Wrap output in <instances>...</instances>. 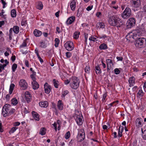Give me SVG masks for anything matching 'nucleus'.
<instances>
[{
  "label": "nucleus",
  "mask_w": 146,
  "mask_h": 146,
  "mask_svg": "<svg viewBox=\"0 0 146 146\" xmlns=\"http://www.w3.org/2000/svg\"><path fill=\"white\" fill-rule=\"evenodd\" d=\"M35 76H33V75H30V77L33 81L32 82H36V78Z\"/></svg>",
  "instance_id": "53"
},
{
  "label": "nucleus",
  "mask_w": 146,
  "mask_h": 146,
  "mask_svg": "<svg viewBox=\"0 0 146 146\" xmlns=\"http://www.w3.org/2000/svg\"><path fill=\"white\" fill-rule=\"evenodd\" d=\"M11 14L12 17H15L16 15L15 10V9L12 10L11 12Z\"/></svg>",
  "instance_id": "30"
},
{
  "label": "nucleus",
  "mask_w": 146,
  "mask_h": 146,
  "mask_svg": "<svg viewBox=\"0 0 146 146\" xmlns=\"http://www.w3.org/2000/svg\"><path fill=\"white\" fill-rule=\"evenodd\" d=\"M99 48L100 50H105L108 48V47L106 44L103 43L100 46Z\"/></svg>",
  "instance_id": "26"
},
{
  "label": "nucleus",
  "mask_w": 146,
  "mask_h": 146,
  "mask_svg": "<svg viewBox=\"0 0 146 146\" xmlns=\"http://www.w3.org/2000/svg\"><path fill=\"white\" fill-rule=\"evenodd\" d=\"M19 84L23 90L25 89L27 87V83L24 80H21L19 82Z\"/></svg>",
  "instance_id": "8"
},
{
  "label": "nucleus",
  "mask_w": 146,
  "mask_h": 146,
  "mask_svg": "<svg viewBox=\"0 0 146 146\" xmlns=\"http://www.w3.org/2000/svg\"><path fill=\"white\" fill-rule=\"evenodd\" d=\"M95 70L96 71V73L97 74H100L102 73L101 69H100L99 65H98L97 66H96Z\"/></svg>",
  "instance_id": "23"
},
{
  "label": "nucleus",
  "mask_w": 146,
  "mask_h": 146,
  "mask_svg": "<svg viewBox=\"0 0 146 146\" xmlns=\"http://www.w3.org/2000/svg\"><path fill=\"white\" fill-rule=\"evenodd\" d=\"M80 81L76 77H72L70 79V85L72 88L76 90L79 87Z\"/></svg>",
  "instance_id": "2"
},
{
  "label": "nucleus",
  "mask_w": 146,
  "mask_h": 146,
  "mask_svg": "<svg viewBox=\"0 0 146 146\" xmlns=\"http://www.w3.org/2000/svg\"><path fill=\"white\" fill-rule=\"evenodd\" d=\"M135 78L132 76L129 78L128 81L129 84V86L131 87L133 86L135 83Z\"/></svg>",
  "instance_id": "14"
},
{
  "label": "nucleus",
  "mask_w": 146,
  "mask_h": 146,
  "mask_svg": "<svg viewBox=\"0 0 146 146\" xmlns=\"http://www.w3.org/2000/svg\"><path fill=\"white\" fill-rule=\"evenodd\" d=\"M32 113L33 117L36 120H39V115L36 112L34 111H33L32 112Z\"/></svg>",
  "instance_id": "18"
},
{
  "label": "nucleus",
  "mask_w": 146,
  "mask_h": 146,
  "mask_svg": "<svg viewBox=\"0 0 146 146\" xmlns=\"http://www.w3.org/2000/svg\"><path fill=\"white\" fill-rule=\"evenodd\" d=\"M97 26L98 27H100L101 28H104L105 25L103 23H97Z\"/></svg>",
  "instance_id": "38"
},
{
  "label": "nucleus",
  "mask_w": 146,
  "mask_h": 146,
  "mask_svg": "<svg viewBox=\"0 0 146 146\" xmlns=\"http://www.w3.org/2000/svg\"><path fill=\"white\" fill-rule=\"evenodd\" d=\"M85 71L87 73L90 72V67L89 66H86L84 68Z\"/></svg>",
  "instance_id": "48"
},
{
  "label": "nucleus",
  "mask_w": 146,
  "mask_h": 146,
  "mask_svg": "<svg viewBox=\"0 0 146 146\" xmlns=\"http://www.w3.org/2000/svg\"><path fill=\"white\" fill-rule=\"evenodd\" d=\"M64 46L68 51L72 50L74 48V45L72 42L68 41L64 44Z\"/></svg>",
  "instance_id": "7"
},
{
  "label": "nucleus",
  "mask_w": 146,
  "mask_h": 146,
  "mask_svg": "<svg viewBox=\"0 0 146 146\" xmlns=\"http://www.w3.org/2000/svg\"><path fill=\"white\" fill-rule=\"evenodd\" d=\"M131 14L130 9L129 7H126L125 10L121 14V16L123 19H126L129 17Z\"/></svg>",
  "instance_id": "4"
},
{
  "label": "nucleus",
  "mask_w": 146,
  "mask_h": 146,
  "mask_svg": "<svg viewBox=\"0 0 146 146\" xmlns=\"http://www.w3.org/2000/svg\"><path fill=\"white\" fill-rule=\"evenodd\" d=\"M142 137L144 139L146 140V129L143 132Z\"/></svg>",
  "instance_id": "49"
},
{
  "label": "nucleus",
  "mask_w": 146,
  "mask_h": 146,
  "mask_svg": "<svg viewBox=\"0 0 146 146\" xmlns=\"http://www.w3.org/2000/svg\"><path fill=\"white\" fill-rule=\"evenodd\" d=\"M137 94L139 96L142 97L144 95V93L142 90H140L137 93Z\"/></svg>",
  "instance_id": "45"
},
{
  "label": "nucleus",
  "mask_w": 146,
  "mask_h": 146,
  "mask_svg": "<svg viewBox=\"0 0 146 146\" xmlns=\"http://www.w3.org/2000/svg\"><path fill=\"white\" fill-rule=\"evenodd\" d=\"M79 134V136H78V137L80 139L79 140V142H81L85 138V134L84 131H82L81 133L80 132Z\"/></svg>",
  "instance_id": "15"
},
{
  "label": "nucleus",
  "mask_w": 146,
  "mask_h": 146,
  "mask_svg": "<svg viewBox=\"0 0 146 146\" xmlns=\"http://www.w3.org/2000/svg\"><path fill=\"white\" fill-rule=\"evenodd\" d=\"M17 67V65L15 63H14L12 66V68L13 72H14Z\"/></svg>",
  "instance_id": "40"
},
{
  "label": "nucleus",
  "mask_w": 146,
  "mask_h": 146,
  "mask_svg": "<svg viewBox=\"0 0 146 146\" xmlns=\"http://www.w3.org/2000/svg\"><path fill=\"white\" fill-rule=\"evenodd\" d=\"M16 59L15 56V55L13 56H11V59L12 62H14L15 60Z\"/></svg>",
  "instance_id": "59"
},
{
  "label": "nucleus",
  "mask_w": 146,
  "mask_h": 146,
  "mask_svg": "<svg viewBox=\"0 0 146 146\" xmlns=\"http://www.w3.org/2000/svg\"><path fill=\"white\" fill-rule=\"evenodd\" d=\"M133 6L136 8L139 7L141 5L140 0H133Z\"/></svg>",
  "instance_id": "12"
},
{
  "label": "nucleus",
  "mask_w": 146,
  "mask_h": 146,
  "mask_svg": "<svg viewBox=\"0 0 146 146\" xmlns=\"http://www.w3.org/2000/svg\"><path fill=\"white\" fill-rule=\"evenodd\" d=\"M20 124V123L19 122H16L14 123V125L15 126H17L19 125Z\"/></svg>",
  "instance_id": "61"
},
{
  "label": "nucleus",
  "mask_w": 146,
  "mask_h": 146,
  "mask_svg": "<svg viewBox=\"0 0 146 146\" xmlns=\"http://www.w3.org/2000/svg\"><path fill=\"white\" fill-rule=\"evenodd\" d=\"M107 67L111 68V66L113 65L112 61L111 60L107 59L106 60Z\"/></svg>",
  "instance_id": "27"
},
{
  "label": "nucleus",
  "mask_w": 146,
  "mask_h": 146,
  "mask_svg": "<svg viewBox=\"0 0 146 146\" xmlns=\"http://www.w3.org/2000/svg\"><path fill=\"white\" fill-rule=\"evenodd\" d=\"M76 3V2L74 0L72 1L70 3V7L71 9L73 11H74L75 10Z\"/></svg>",
  "instance_id": "20"
},
{
  "label": "nucleus",
  "mask_w": 146,
  "mask_h": 146,
  "mask_svg": "<svg viewBox=\"0 0 146 146\" xmlns=\"http://www.w3.org/2000/svg\"><path fill=\"white\" fill-rule=\"evenodd\" d=\"M101 15V13L100 12H98L96 14V16L98 17H100Z\"/></svg>",
  "instance_id": "64"
},
{
  "label": "nucleus",
  "mask_w": 146,
  "mask_h": 146,
  "mask_svg": "<svg viewBox=\"0 0 146 146\" xmlns=\"http://www.w3.org/2000/svg\"><path fill=\"white\" fill-rule=\"evenodd\" d=\"M84 38H85V44H87V40L88 38V34L85 33L84 34Z\"/></svg>",
  "instance_id": "47"
},
{
  "label": "nucleus",
  "mask_w": 146,
  "mask_h": 146,
  "mask_svg": "<svg viewBox=\"0 0 146 146\" xmlns=\"http://www.w3.org/2000/svg\"><path fill=\"white\" fill-rule=\"evenodd\" d=\"M107 95V94L106 93L104 94L103 96L102 99V101L104 102L106 98Z\"/></svg>",
  "instance_id": "54"
},
{
  "label": "nucleus",
  "mask_w": 146,
  "mask_h": 146,
  "mask_svg": "<svg viewBox=\"0 0 146 146\" xmlns=\"http://www.w3.org/2000/svg\"><path fill=\"white\" fill-rule=\"evenodd\" d=\"M14 87L15 85L13 84H12L11 85L9 90V94H11L12 93Z\"/></svg>",
  "instance_id": "33"
},
{
  "label": "nucleus",
  "mask_w": 146,
  "mask_h": 146,
  "mask_svg": "<svg viewBox=\"0 0 146 146\" xmlns=\"http://www.w3.org/2000/svg\"><path fill=\"white\" fill-rule=\"evenodd\" d=\"M83 9L82 8H79L78 9V12L77 13V15L78 17H80L81 14H82V11Z\"/></svg>",
  "instance_id": "36"
},
{
  "label": "nucleus",
  "mask_w": 146,
  "mask_h": 146,
  "mask_svg": "<svg viewBox=\"0 0 146 146\" xmlns=\"http://www.w3.org/2000/svg\"><path fill=\"white\" fill-rule=\"evenodd\" d=\"M69 92L67 90L64 91L62 92V96L63 97H64Z\"/></svg>",
  "instance_id": "46"
},
{
  "label": "nucleus",
  "mask_w": 146,
  "mask_h": 146,
  "mask_svg": "<svg viewBox=\"0 0 146 146\" xmlns=\"http://www.w3.org/2000/svg\"><path fill=\"white\" fill-rule=\"evenodd\" d=\"M26 100L27 103H29L31 101V96L30 93L28 92H26L25 95Z\"/></svg>",
  "instance_id": "11"
},
{
  "label": "nucleus",
  "mask_w": 146,
  "mask_h": 146,
  "mask_svg": "<svg viewBox=\"0 0 146 146\" xmlns=\"http://www.w3.org/2000/svg\"><path fill=\"white\" fill-rule=\"evenodd\" d=\"M66 56L67 58H69L72 56V54L70 52H67L66 53Z\"/></svg>",
  "instance_id": "51"
},
{
  "label": "nucleus",
  "mask_w": 146,
  "mask_h": 146,
  "mask_svg": "<svg viewBox=\"0 0 146 146\" xmlns=\"http://www.w3.org/2000/svg\"><path fill=\"white\" fill-rule=\"evenodd\" d=\"M54 41L55 42L54 46L56 47H57L58 46V45L59 44L60 42L58 38H56L55 39Z\"/></svg>",
  "instance_id": "39"
},
{
  "label": "nucleus",
  "mask_w": 146,
  "mask_h": 146,
  "mask_svg": "<svg viewBox=\"0 0 146 146\" xmlns=\"http://www.w3.org/2000/svg\"><path fill=\"white\" fill-rule=\"evenodd\" d=\"M15 111L16 110L15 109H11L8 113L7 116L10 115L12 114H15Z\"/></svg>",
  "instance_id": "29"
},
{
  "label": "nucleus",
  "mask_w": 146,
  "mask_h": 146,
  "mask_svg": "<svg viewBox=\"0 0 146 146\" xmlns=\"http://www.w3.org/2000/svg\"><path fill=\"white\" fill-rule=\"evenodd\" d=\"M48 102L46 101L41 102L39 103V106L42 107L46 108L48 106Z\"/></svg>",
  "instance_id": "21"
},
{
  "label": "nucleus",
  "mask_w": 146,
  "mask_h": 146,
  "mask_svg": "<svg viewBox=\"0 0 146 146\" xmlns=\"http://www.w3.org/2000/svg\"><path fill=\"white\" fill-rule=\"evenodd\" d=\"M4 67H3L2 66V64H0V72H2L3 70H4Z\"/></svg>",
  "instance_id": "57"
},
{
  "label": "nucleus",
  "mask_w": 146,
  "mask_h": 146,
  "mask_svg": "<svg viewBox=\"0 0 146 146\" xmlns=\"http://www.w3.org/2000/svg\"><path fill=\"white\" fill-rule=\"evenodd\" d=\"M5 24L4 21H0V27H1L2 25Z\"/></svg>",
  "instance_id": "63"
},
{
  "label": "nucleus",
  "mask_w": 146,
  "mask_h": 146,
  "mask_svg": "<svg viewBox=\"0 0 146 146\" xmlns=\"http://www.w3.org/2000/svg\"><path fill=\"white\" fill-rule=\"evenodd\" d=\"M27 44L26 41L24 40L22 44L20 46L21 47H24L27 46Z\"/></svg>",
  "instance_id": "52"
},
{
  "label": "nucleus",
  "mask_w": 146,
  "mask_h": 146,
  "mask_svg": "<svg viewBox=\"0 0 146 146\" xmlns=\"http://www.w3.org/2000/svg\"><path fill=\"white\" fill-rule=\"evenodd\" d=\"M13 31L14 33L16 34H17L19 31V27L17 26H15L13 28Z\"/></svg>",
  "instance_id": "24"
},
{
  "label": "nucleus",
  "mask_w": 146,
  "mask_h": 146,
  "mask_svg": "<svg viewBox=\"0 0 146 146\" xmlns=\"http://www.w3.org/2000/svg\"><path fill=\"white\" fill-rule=\"evenodd\" d=\"M75 19L74 16H72L69 17L67 20L66 23L67 25H70L73 23Z\"/></svg>",
  "instance_id": "13"
},
{
  "label": "nucleus",
  "mask_w": 146,
  "mask_h": 146,
  "mask_svg": "<svg viewBox=\"0 0 146 146\" xmlns=\"http://www.w3.org/2000/svg\"><path fill=\"white\" fill-rule=\"evenodd\" d=\"M18 129V127H13L9 132V133L11 134L13 133Z\"/></svg>",
  "instance_id": "37"
},
{
  "label": "nucleus",
  "mask_w": 146,
  "mask_h": 146,
  "mask_svg": "<svg viewBox=\"0 0 146 146\" xmlns=\"http://www.w3.org/2000/svg\"><path fill=\"white\" fill-rule=\"evenodd\" d=\"M123 128H124L123 126H120L119 129H118V136L119 137H122V133L123 130Z\"/></svg>",
  "instance_id": "17"
},
{
  "label": "nucleus",
  "mask_w": 146,
  "mask_h": 146,
  "mask_svg": "<svg viewBox=\"0 0 146 146\" xmlns=\"http://www.w3.org/2000/svg\"><path fill=\"white\" fill-rule=\"evenodd\" d=\"M11 105L9 104H6L3 107L2 109V113L3 117H5L7 116L8 111L10 110Z\"/></svg>",
  "instance_id": "5"
},
{
  "label": "nucleus",
  "mask_w": 146,
  "mask_h": 146,
  "mask_svg": "<svg viewBox=\"0 0 146 146\" xmlns=\"http://www.w3.org/2000/svg\"><path fill=\"white\" fill-rule=\"evenodd\" d=\"M141 118H137L136 120V125L138 126H140L141 125Z\"/></svg>",
  "instance_id": "31"
},
{
  "label": "nucleus",
  "mask_w": 146,
  "mask_h": 146,
  "mask_svg": "<svg viewBox=\"0 0 146 146\" xmlns=\"http://www.w3.org/2000/svg\"><path fill=\"white\" fill-rule=\"evenodd\" d=\"M34 35L36 37H39L41 36L42 34V32L37 29L35 30L33 32Z\"/></svg>",
  "instance_id": "16"
},
{
  "label": "nucleus",
  "mask_w": 146,
  "mask_h": 146,
  "mask_svg": "<svg viewBox=\"0 0 146 146\" xmlns=\"http://www.w3.org/2000/svg\"><path fill=\"white\" fill-rule=\"evenodd\" d=\"M89 40L91 41L95 42L97 41V39L95 38L94 36H92L89 38Z\"/></svg>",
  "instance_id": "41"
},
{
  "label": "nucleus",
  "mask_w": 146,
  "mask_h": 146,
  "mask_svg": "<svg viewBox=\"0 0 146 146\" xmlns=\"http://www.w3.org/2000/svg\"><path fill=\"white\" fill-rule=\"evenodd\" d=\"M44 88L45 92L46 94H49L50 93L51 90L50 86L46 82L44 85Z\"/></svg>",
  "instance_id": "9"
},
{
  "label": "nucleus",
  "mask_w": 146,
  "mask_h": 146,
  "mask_svg": "<svg viewBox=\"0 0 146 146\" xmlns=\"http://www.w3.org/2000/svg\"><path fill=\"white\" fill-rule=\"evenodd\" d=\"M99 37L100 38H102L103 39H105L106 38H107V36L105 35H102V36H99Z\"/></svg>",
  "instance_id": "55"
},
{
  "label": "nucleus",
  "mask_w": 146,
  "mask_h": 146,
  "mask_svg": "<svg viewBox=\"0 0 146 146\" xmlns=\"http://www.w3.org/2000/svg\"><path fill=\"white\" fill-rule=\"evenodd\" d=\"M83 119L82 116L78 115L76 119L77 123L79 125H81L83 123Z\"/></svg>",
  "instance_id": "10"
},
{
  "label": "nucleus",
  "mask_w": 146,
  "mask_h": 146,
  "mask_svg": "<svg viewBox=\"0 0 146 146\" xmlns=\"http://www.w3.org/2000/svg\"><path fill=\"white\" fill-rule=\"evenodd\" d=\"M135 45L136 47L141 48L146 45V39L144 38H140L135 40Z\"/></svg>",
  "instance_id": "3"
},
{
  "label": "nucleus",
  "mask_w": 146,
  "mask_h": 146,
  "mask_svg": "<svg viewBox=\"0 0 146 146\" xmlns=\"http://www.w3.org/2000/svg\"><path fill=\"white\" fill-rule=\"evenodd\" d=\"M74 139H72L70 142L69 143V145L70 146H72L74 143Z\"/></svg>",
  "instance_id": "60"
},
{
  "label": "nucleus",
  "mask_w": 146,
  "mask_h": 146,
  "mask_svg": "<svg viewBox=\"0 0 146 146\" xmlns=\"http://www.w3.org/2000/svg\"><path fill=\"white\" fill-rule=\"evenodd\" d=\"M43 5L41 2H39L36 6V8L39 10H41L43 8Z\"/></svg>",
  "instance_id": "35"
},
{
  "label": "nucleus",
  "mask_w": 146,
  "mask_h": 146,
  "mask_svg": "<svg viewBox=\"0 0 146 146\" xmlns=\"http://www.w3.org/2000/svg\"><path fill=\"white\" fill-rule=\"evenodd\" d=\"M80 33L79 32H74L73 35V37L74 39H77L79 37Z\"/></svg>",
  "instance_id": "34"
},
{
  "label": "nucleus",
  "mask_w": 146,
  "mask_h": 146,
  "mask_svg": "<svg viewBox=\"0 0 146 146\" xmlns=\"http://www.w3.org/2000/svg\"><path fill=\"white\" fill-rule=\"evenodd\" d=\"M57 106L59 110H61L63 109V104L62 103V101L61 100H59L58 101Z\"/></svg>",
  "instance_id": "22"
},
{
  "label": "nucleus",
  "mask_w": 146,
  "mask_h": 146,
  "mask_svg": "<svg viewBox=\"0 0 146 146\" xmlns=\"http://www.w3.org/2000/svg\"><path fill=\"white\" fill-rule=\"evenodd\" d=\"M23 111L26 113L29 112L28 108H24Z\"/></svg>",
  "instance_id": "58"
},
{
  "label": "nucleus",
  "mask_w": 146,
  "mask_h": 146,
  "mask_svg": "<svg viewBox=\"0 0 146 146\" xmlns=\"http://www.w3.org/2000/svg\"><path fill=\"white\" fill-rule=\"evenodd\" d=\"M70 137V131H68L65 134V137L66 139H68Z\"/></svg>",
  "instance_id": "44"
},
{
  "label": "nucleus",
  "mask_w": 146,
  "mask_h": 146,
  "mask_svg": "<svg viewBox=\"0 0 146 146\" xmlns=\"http://www.w3.org/2000/svg\"><path fill=\"white\" fill-rule=\"evenodd\" d=\"M32 86L34 90H36L39 87V85L37 82H32Z\"/></svg>",
  "instance_id": "19"
},
{
  "label": "nucleus",
  "mask_w": 146,
  "mask_h": 146,
  "mask_svg": "<svg viewBox=\"0 0 146 146\" xmlns=\"http://www.w3.org/2000/svg\"><path fill=\"white\" fill-rule=\"evenodd\" d=\"M108 22L111 26L120 27L123 25L121 20L116 16H113L110 17L108 19Z\"/></svg>",
  "instance_id": "1"
},
{
  "label": "nucleus",
  "mask_w": 146,
  "mask_h": 146,
  "mask_svg": "<svg viewBox=\"0 0 146 146\" xmlns=\"http://www.w3.org/2000/svg\"><path fill=\"white\" fill-rule=\"evenodd\" d=\"M135 19L134 18H130L126 24V27L128 29L131 28L135 26Z\"/></svg>",
  "instance_id": "6"
},
{
  "label": "nucleus",
  "mask_w": 146,
  "mask_h": 146,
  "mask_svg": "<svg viewBox=\"0 0 146 146\" xmlns=\"http://www.w3.org/2000/svg\"><path fill=\"white\" fill-rule=\"evenodd\" d=\"M93 7V6H88L86 8L87 10L89 11L92 9Z\"/></svg>",
  "instance_id": "62"
},
{
  "label": "nucleus",
  "mask_w": 146,
  "mask_h": 146,
  "mask_svg": "<svg viewBox=\"0 0 146 146\" xmlns=\"http://www.w3.org/2000/svg\"><path fill=\"white\" fill-rule=\"evenodd\" d=\"M35 53L36 54L37 57H38L40 56L39 53H38V50L37 49V48H36L35 50Z\"/></svg>",
  "instance_id": "56"
},
{
  "label": "nucleus",
  "mask_w": 146,
  "mask_h": 146,
  "mask_svg": "<svg viewBox=\"0 0 146 146\" xmlns=\"http://www.w3.org/2000/svg\"><path fill=\"white\" fill-rule=\"evenodd\" d=\"M46 129L44 127L41 128L39 132V134L42 135H44L46 133Z\"/></svg>",
  "instance_id": "25"
},
{
  "label": "nucleus",
  "mask_w": 146,
  "mask_h": 146,
  "mask_svg": "<svg viewBox=\"0 0 146 146\" xmlns=\"http://www.w3.org/2000/svg\"><path fill=\"white\" fill-rule=\"evenodd\" d=\"M11 104L13 105H16L18 103L17 100L16 98H14L12 99L11 100Z\"/></svg>",
  "instance_id": "32"
},
{
  "label": "nucleus",
  "mask_w": 146,
  "mask_h": 146,
  "mask_svg": "<svg viewBox=\"0 0 146 146\" xmlns=\"http://www.w3.org/2000/svg\"><path fill=\"white\" fill-rule=\"evenodd\" d=\"M53 83L55 88H58L59 85V82L58 80H56L55 79H54L52 81Z\"/></svg>",
  "instance_id": "28"
},
{
  "label": "nucleus",
  "mask_w": 146,
  "mask_h": 146,
  "mask_svg": "<svg viewBox=\"0 0 146 146\" xmlns=\"http://www.w3.org/2000/svg\"><path fill=\"white\" fill-rule=\"evenodd\" d=\"M118 102V101L117 100V101H114V102H113L112 103L110 104L109 105V108H111L112 106H113V105L114 106H116V104H115L116 103H117Z\"/></svg>",
  "instance_id": "42"
},
{
  "label": "nucleus",
  "mask_w": 146,
  "mask_h": 146,
  "mask_svg": "<svg viewBox=\"0 0 146 146\" xmlns=\"http://www.w3.org/2000/svg\"><path fill=\"white\" fill-rule=\"evenodd\" d=\"M114 71L115 74H119L120 72V71L118 68H115L114 70Z\"/></svg>",
  "instance_id": "50"
},
{
  "label": "nucleus",
  "mask_w": 146,
  "mask_h": 146,
  "mask_svg": "<svg viewBox=\"0 0 146 146\" xmlns=\"http://www.w3.org/2000/svg\"><path fill=\"white\" fill-rule=\"evenodd\" d=\"M40 44L41 45H40V46L42 48H45L46 46L45 44V42L43 41H41L40 42Z\"/></svg>",
  "instance_id": "43"
}]
</instances>
